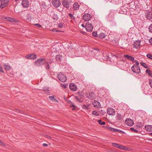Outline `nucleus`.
Instances as JSON below:
<instances>
[{"label": "nucleus", "instance_id": "nucleus-36", "mask_svg": "<svg viewBox=\"0 0 152 152\" xmlns=\"http://www.w3.org/2000/svg\"><path fill=\"white\" fill-rule=\"evenodd\" d=\"M75 98L77 99V101L78 102H79L81 103L83 102V101L81 100V98H78V97L76 96H75Z\"/></svg>", "mask_w": 152, "mask_h": 152}, {"label": "nucleus", "instance_id": "nucleus-7", "mask_svg": "<svg viewBox=\"0 0 152 152\" xmlns=\"http://www.w3.org/2000/svg\"><path fill=\"white\" fill-rule=\"evenodd\" d=\"M107 113L110 115H115V110L112 108L109 107L107 109Z\"/></svg>", "mask_w": 152, "mask_h": 152}, {"label": "nucleus", "instance_id": "nucleus-23", "mask_svg": "<svg viewBox=\"0 0 152 152\" xmlns=\"http://www.w3.org/2000/svg\"><path fill=\"white\" fill-rule=\"evenodd\" d=\"M4 3L1 0H0V8L2 9L6 7Z\"/></svg>", "mask_w": 152, "mask_h": 152}, {"label": "nucleus", "instance_id": "nucleus-48", "mask_svg": "<svg viewBox=\"0 0 152 152\" xmlns=\"http://www.w3.org/2000/svg\"><path fill=\"white\" fill-rule=\"evenodd\" d=\"M26 19V20H28L29 21H31V18L30 16L28 15L27 16V18Z\"/></svg>", "mask_w": 152, "mask_h": 152}, {"label": "nucleus", "instance_id": "nucleus-35", "mask_svg": "<svg viewBox=\"0 0 152 152\" xmlns=\"http://www.w3.org/2000/svg\"><path fill=\"white\" fill-rule=\"evenodd\" d=\"M5 19L7 21H10L11 22L13 20V18L8 17H6Z\"/></svg>", "mask_w": 152, "mask_h": 152}, {"label": "nucleus", "instance_id": "nucleus-27", "mask_svg": "<svg viewBox=\"0 0 152 152\" xmlns=\"http://www.w3.org/2000/svg\"><path fill=\"white\" fill-rule=\"evenodd\" d=\"M146 72L148 74V75L152 77V72L149 69H147Z\"/></svg>", "mask_w": 152, "mask_h": 152}, {"label": "nucleus", "instance_id": "nucleus-40", "mask_svg": "<svg viewBox=\"0 0 152 152\" xmlns=\"http://www.w3.org/2000/svg\"><path fill=\"white\" fill-rule=\"evenodd\" d=\"M108 129H109L110 131H113V132H115V129H114V128H112L111 127H109L108 128Z\"/></svg>", "mask_w": 152, "mask_h": 152}, {"label": "nucleus", "instance_id": "nucleus-51", "mask_svg": "<svg viewBox=\"0 0 152 152\" xmlns=\"http://www.w3.org/2000/svg\"><path fill=\"white\" fill-rule=\"evenodd\" d=\"M44 136L45 137H46L48 139H50L51 138L50 136L46 134Z\"/></svg>", "mask_w": 152, "mask_h": 152}, {"label": "nucleus", "instance_id": "nucleus-61", "mask_svg": "<svg viewBox=\"0 0 152 152\" xmlns=\"http://www.w3.org/2000/svg\"><path fill=\"white\" fill-rule=\"evenodd\" d=\"M55 17H56V18H54V19H57V15H56V16L55 15Z\"/></svg>", "mask_w": 152, "mask_h": 152}, {"label": "nucleus", "instance_id": "nucleus-31", "mask_svg": "<svg viewBox=\"0 0 152 152\" xmlns=\"http://www.w3.org/2000/svg\"><path fill=\"white\" fill-rule=\"evenodd\" d=\"M82 108L84 109H89V105L84 104L82 107Z\"/></svg>", "mask_w": 152, "mask_h": 152}, {"label": "nucleus", "instance_id": "nucleus-33", "mask_svg": "<svg viewBox=\"0 0 152 152\" xmlns=\"http://www.w3.org/2000/svg\"><path fill=\"white\" fill-rule=\"evenodd\" d=\"M69 16L70 17V18L72 19H73L74 20H75V18L74 16L71 13H69Z\"/></svg>", "mask_w": 152, "mask_h": 152}, {"label": "nucleus", "instance_id": "nucleus-30", "mask_svg": "<svg viewBox=\"0 0 152 152\" xmlns=\"http://www.w3.org/2000/svg\"><path fill=\"white\" fill-rule=\"evenodd\" d=\"M62 58V56L60 55H57L56 56V58L57 61H60Z\"/></svg>", "mask_w": 152, "mask_h": 152}, {"label": "nucleus", "instance_id": "nucleus-63", "mask_svg": "<svg viewBox=\"0 0 152 152\" xmlns=\"http://www.w3.org/2000/svg\"><path fill=\"white\" fill-rule=\"evenodd\" d=\"M94 49L95 50H97V51H99V49H98V48H95Z\"/></svg>", "mask_w": 152, "mask_h": 152}, {"label": "nucleus", "instance_id": "nucleus-20", "mask_svg": "<svg viewBox=\"0 0 152 152\" xmlns=\"http://www.w3.org/2000/svg\"><path fill=\"white\" fill-rule=\"evenodd\" d=\"M124 56L125 57L127 58L128 60L131 61H133L134 60V58L131 56H129L128 55H124Z\"/></svg>", "mask_w": 152, "mask_h": 152}, {"label": "nucleus", "instance_id": "nucleus-10", "mask_svg": "<svg viewBox=\"0 0 152 152\" xmlns=\"http://www.w3.org/2000/svg\"><path fill=\"white\" fill-rule=\"evenodd\" d=\"M23 7L24 8H27L29 6V1L28 0H23L21 3Z\"/></svg>", "mask_w": 152, "mask_h": 152}, {"label": "nucleus", "instance_id": "nucleus-42", "mask_svg": "<svg viewBox=\"0 0 152 152\" xmlns=\"http://www.w3.org/2000/svg\"><path fill=\"white\" fill-rule=\"evenodd\" d=\"M147 57L149 58L152 59V55L150 54H148L147 55Z\"/></svg>", "mask_w": 152, "mask_h": 152}, {"label": "nucleus", "instance_id": "nucleus-57", "mask_svg": "<svg viewBox=\"0 0 152 152\" xmlns=\"http://www.w3.org/2000/svg\"><path fill=\"white\" fill-rule=\"evenodd\" d=\"M53 102H58V101H57V99L55 98H54V99L53 100Z\"/></svg>", "mask_w": 152, "mask_h": 152}, {"label": "nucleus", "instance_id": "nucleus-8", "mask_svg": "<svg viewBox=\"0 0 152 152\" xmlns=\"http://www.w3.org/2000/svg\"><path fill=\"white\" fill-rule=\"evenodd\" d=\"M125 124L128 126H131L134 124L133 121L130 118H127L125 120Z\"/></svg>", "mask_w": 152, "mask_h": 152}, {"label": "nucleus", "instance_id": "nucleus-37", "mask_svg": "<svg viewBox=\"0 0 152 152\" xmlns=\"http://www.w3.org/2000/svg\"><path fill=\"white\" fill-rule=\"evenodd\" d=\"M115 132H118L119 133H121L123 134L125 133V132L124 131L120 130L117 129H115Z\"/></svg>", "mask_w": 152, "mask_h": 152}, {"label": "nucleus", "instance_id": "nucleus-17", "mask_svg": "<svg viewBox=\"0 0 152 152\" xmlns=\"http://www.w3.org/2000/svg\"><path fill=\"white\" fill-rule=\"evenodd\" d=\"M92 104L94 107L96 108H98L99 107V105L100 104V103L98 101L94 100L92 103Z\"/></svg>", "mask_w": 152, "mask_h": 152}, {"label": "nucleus", "instance_id": "nucleus-46", "mask_svg": "<svg viewBox=\"0 0 152 152\" xmlns=\"http://www.w3.org/2000/svg\"><path fill=\"white\" fill-rule=\"evenodd\" d=\"M84 97V95L82 94H79V96H78V98H82Z\"/></svg>", "mask_w": 152, "mask_h": 152}, {"label": "nucleus", "instance_id": "nucleus-25", "mask_svg": "<svg viewBox=\"0 0 152 152\" xmlns=\"http://www.w3.org/2000/svg\"><path fill=\"white\" fill-rule=\"evenodd\" d=\"M138 124L135 126V128L136 129H138V128H140L141 127L143 126V124L141 122L138 123Z\"/></svg>", "mask_w": 152, "mask_h": 152}, {"label": "nucleus", "instance_id": "nucleus-49", "mask_svg": "<svg viewBox=\"0 0 152 152\" xmlns=\"http://www.w3.org/2000/svg\"><path fill=\"white\" fill-rule=\"evenodd\" d=\"M149 84L151 88H152V79H150Z\"/></svg>", "mask_w": 152, "mask_h": 152}, {"label": "nucleus", "instance_id": "nucleus-56", "mask_svg": "<svg viewBox=\"0 0 152 152\" xmlns=\"http://www.w3.org/2000/svg\"><path fill=\"white\" fill-rule=\"evenodd\" d=\"M135 65L138 66L139 64V63L137 61L135 62Z\"/></svg>", "mask_w": 152, "mask_h": 152}, {"label": "nucleus", "instance_id": "nucleus-54", "mask_svg": "<svg viewBox=\"0 0 152 152\" xmlns=\"http://www.w3.org/2000/svg\"><path fill=\"white\" fill-rule=\"evenodd\" d=\"M149 42L152 45V38H151L149 39Z\"/></svg>", "mask_w": 152, "mask_h": 152}, {"label": "nucleus", "instance_id": "nucleus-15", "mask_svg": "<svg viewBox=\"0 0 152 152\" xmlns=\"http://www.w3.org/2000/svg\"><path fill=\"white\" fill-rule=\"evenodd\" d=\"M140 44V41H136L134 42L133 45L134 47L136 49H138L139 48Z\"/></svg>", "mask_w": 152, "mask_h": 152}, {"label": "nucleus", "instance_id": "nucleus-21", "mask_svg": "<svg viewBox=\"0 0 152 152\" xmlns=\"http://www.w3.org/2000/svg\"><path fill=\"white\" fill-rule=\"evenodd\" d=\"M4 68L5 70H8L10 69L11 68V67L8 64H5L4 65Z\"/></svg>", "mask_w": 152, "mask_h": 152}, {"label": "nucleus", "instance_id": "nucleus-34", "mask_svg": "<svg viewBox=\"0 0 152 152\" xmlns=\"http://www.w3.org/2000/svg\"><path fill=\"white\" fill-rule=\"evenodd\" d=\"M112 144L113 146L118 148L120 145L119 144L115 143H112Z\"/></svg>", "mask_w": 152, "mask_h": 152}, {"label": "nucleus", "instance_id": "nucleus-47", "mask_svg": "<svg viewBox=\"0 0 152 152\" xmlns=\"http://www.w3.org/2000/svg\"><path fill=\"white\" fill-rule=\"evenodd\" d=\"M63 26V24L61 23H60L58 24V27L61 28Z\"/></svg>", "mask_w": 152, "mask_h": 152}, {"label": "nucleus", "instance_id": "nucleus-2", "mask_svg": "<svg viewBox=\"0 0 152 152\" xmlns=\"http://www.w3.org/2000/svg\"><path fill=\"white\" fill-rule=\"evenodd\" d=\"M57 77L58 80L64 83L67 80L66 77L65 75L61 72L58 74Z\"/></svg>", "mask_w": 152, "mask_h": 152}, {"label": "nucleus", "instance_id": "nucleus-18", "mask_svg": "<svg viewBox=\"0 0 152 152\" xmlns=\"http://www.w3.org/2000/svg\"><path fill=\"white\" fill-rule=\"evenodd\" d=\"M117 120L122 121L123 119V116L119 113H117L116 115Z\"/></svg>", "mask_w": 152, "mask_h": 152}, {"label": "nucleus", "instance_id": "nucleus-45", "mask_svg": "<svg viewBox=\"0 0 152 152\" xmlns=\"http://www.w3.org/2000/svg\"><path fill=\"white\" fill-rule=\"evenodd\" d=\"M52 31L53 32H61V31H59L58 30H57L56 29H52Z\"/></svg>", "mask_w": 152, "mask_h": 152}, {"label": "nucleus", "instance_id": "nucleus-43", "mask_svg": "<svg viewBox=\"0 0 152 152\" xmlns=\"http://www.w3.org/2000/svg\"><path fill=\"white\" fill-rule=\"evenodd\" d=\"M149 31L152 33V24L150 25L148 28Z\"/></svg>", "mask_w": 152, "mask_h": 152}, {"label": "nucleus", "instance_id": "nucleus-5", "mask_svg": "<svg viewBox=\"0 0 152 152\" xmlns=\"http://www.w3.org/2000/svg\"><path fill=\"white\" fill-rule=\"evenodd\" d=\"M71 2L69 0H64L62 2L63 6L66 8L69 9L70 7Z\"/></svg>", "mask_w": 152, "mask_h": 152}, {"label": "nucleus", "instance_id": "nucleus-58", "mask_svg": "<svg viewBox=\"0 0 152 152\" xmlns=\"http://www.w3.org/2000/svg\"><path fill=\"white\" fill-rule=\"evenodd\" d=\"M103 127L104 129H108V128L109 127V126H103Z\"/></svg>", "mask_w": 152, "mask_h": 152}, {"label": "nucleus", "instance_id": "nucleus-41", "mask_svg": "<svg viewBox=\"0 0 152 152\" xmlns=\"http://www.w3.org/2000/svg\"><path fill=\"white\" fill-rule=\"evenodd\" d=\"M93 35L95 37H97L98 36L97 32L96 31H94L92 33Z\"/></svg>", "mask_w": 152, "mask_h": 152}, {"label": "nucleus", "instance_id": "nucleus-52", "mask_svg": "<svg viewBox=\"0 0 152 152\" xmlns=\"http://www.w3.org/2000/svg\"><path fill=\"white\" fill-rule=\"evenodd\" d=\"M0 145H1L3 146H4L5 145V144L4 143H3L0 140Z\"/></svg>", "mask_w": 152, "mask_h": 152}, {"label": "nucleus", "instance_id": "nucleus-32", "mask_svg": "<svg viewBox=\"0 0 152 152\" xmlns=\"http://www.w3.org/2000/svg\"><path fill=\"white\" fill-rule=\"evenodd\" d=\"M98 122L101 125H104L106 124L104 121H102L100 119L99 120Z\"/></svg>", "mask_w": 152, "mask_h": 152}, {"label": "nucleus", "instance_id": "nucleus-13", "mask_svg": "<svg viewBox=\"0 0 152 152\" xmlns=\"http://www.w3.org/2000/svg\"><path fill=\"white\" fill-rule=\"evenodd\" d=\"M86 95L87 97L90 99H93L94 98L95 95L93 92H90L89 93H87Z\"/></svg>", "mask_w": 152, "mask_h": 152}, {"label": "nucleus", "instance_id": "nucleus-19", "mask_svg": "<svg viewBox=\"0 0 152 152\" xmlns=\"http://www.w3.org/2000/svg\"><path fill=\"white\" fill-rule=\"evenodd\" d=\"M80 5L78 4L77 2H75L73 5V9L76 10H78L79 8Z\"/></svg>", "mask_w": 152, "mask_h": 152}, {"label": "nucleus", "instance_id": "nucleus-16", "mask_svg": "<svg viewBox=\"0 0 152 152\" xmlns=\"http://www.w3.org/2000/svg\"><path fill=\"white\" fill-rule=\"evenodd\" d=\"M145 129L147 132H152V125H147L145 126Z\"/></svg>", "mask_w": 152, "mask_h": 152}, {"label": "nucleus", "instance_id": "nucleus-22", "mask_svg": "<svg viewBox=\"0 0 152 152\" xmlns=\"http://www.w3.org/2000/svg\"><path fill=\"white\" fill-rule=\"evenodd\" d=\"M50 63L51 62H50ZM45 64V67L46 69H47V70L49 69L50 68L49 63L48 62H46V63Z\"/></svg>", "mask_w": 152, "mask_h": 152}, {"label": "nucleus", "instance_id": "nucleus-62", "mask_svg": "<svg viewBox=\"0 0 152 152\" xmlns=\"http://www.w3.org/2000/svg\"><path fill=\"white\" fill-rule=\"evenodd\" d=\"M81 33L83 34H85V32L83 31H81Z\"/></svg>", "mask_w": 152, "mask_h": 152}, {"label": "nucleus", "instance_id": "nucleus-50", "mask_svg": "<svg viewBox=\"0 0 152 152\" xmlns=\"http://www.w3.org/2000/svg\"><path fill=\"white\" fill-rule=\"evenodd\" d=\"M35 25L36 26L40 28L42 27V26L40 24H35Z\"/></svg>", "mask_w": 152, "mask_h": 152}, {"label": "nucleus", "instance_id": "nucleus-44", "mask_svg": "<svg viewBox=\"0 0 152 152\" xmlns=\"http://www.w3.org/2000/svg\"><path fill=\"white\" fill-rule=\"evenodd\" d=\"M55 98L54 96H49V98L51 100H53Z\"/></svg>", "mask_w": 152, "mask_h": 152}, {"label": "nucleus", "instance_id": "nucleus-1", "mask_svg": "<svg viewBox=\"0 0 152 152\" xmlns=\"http://www.w3.org/2000/svg\"><path fill=\"white\" fill-rule=\"evenodd\" d=\"M46 63V59L45 58H38L35 61L34 65L37 66H41Z\"/></svg>", "mask_w": 152, "mask_h": 152}, {"label": "nucleus", "instance_id": "nucleus-53", "mask_svg": "<svg viewBox=\"0 0 152 152\" xmlns=\"http://www.w3.org/2000/svg\"><path fill=\"white\" fill-rule=\"evenodd\" d=\"M0 71L2 72H3L4 71L2 69V67L0 66Z\"/></svg>", "mask_w": 152, "mask_h": 152}, {"label": "nucleus", "instance_id": "nucleus-55", "mask_svg": "<svg viewBox=\"0 0 152 152\" xmlns=\"http://www.w3.org/2000/svg\"><path fill=\"white\" fill-rule=\"evenodd\" d=\"M42 145L44 147H46V146H48V144H47L46 143H43L42 144Z\"/></svg>", "mask_w": 152, "mask_h": 152}, {"label": "nucleus", "instance_id": "nucleus-38", "mask_svg": "<svg viewBox=\"0 0 152 152\" xmlns=\"http://www.w3.org/2000/svg\"><path fill=\"white\" fill-rule=\"evenodd\" d=\"M92 114L93 115H96V116H98L99 115V114H98V112L95 110L94 111L92 112Z\"/></svg>", "mask_w": 152, "mask_h": 152}, {"label": "nucleus", "instance_id": "nucleus-3", "mask_svg": "<svg viewBox=\"0 0 152 152\" xmlns=\"http://www.w3.org/2000/svg\"><path fill=\"white\" fill-rule=\"evenodd\" d=\"M131 69L132 72L137 74L140 73L141 72L140 67L138 66L135 65L132 67Z\"/></svg>", "mask_w": 152, "mask_h": 152}, {"label": "nucleus", "instance_id": "nucleus-59", "mask_svg": "<svg viewBox=\"0 0 152 152\" xmlns=\"http://www.w3.org/2000/svg\"><path fill=\"white\" fill-rule=\"evenodd\" d=\"M68 103H72V102H71V101L70 100H68Z\"/></svg>", "mask_w": 152, "mask_h": 152}, {"label": "nucleus", "instance_id": "nucleus-6", "mask_svg": "<svg viewBox=\"0 0 152 152\" xmlns=\"http://www.w3.org/2000/svg\"><path fill=\"white\" fill-rule=\"evenodd\" d=\"M51 2L53 6L56 8L59 7L61 4L60 0H52Z\"/></svg>", "mask_w": 152, "mask_h": 152}, {"label": "nucleus", "instance_id": "nucleus-14", "mask_svg": "<svg viewBox=\"0 0 152 152\" xmlns=\"http://www.w3.org/2000/svg\"><path fill=\"white\" fill-rule=\"evenodd\" d=\"M145 16L147 19L150 20L152 19V13L151 11H148L146 13Z\"/></svg>", "mask_w": 152, "mask_h": 152}, {"label": "nucleus", "instance_id": "nucleus-39", "mask_svg": "<svg viewBox=\"0 0 152 152\" xmlns=\"http://www.w3.org/2000/svg\"><path fill=\"white\" fill-rule=\"evenodd\" d=\"M130 130L134 132H137L138 131L133 128H130Z\"/></svg>", "mask_w": 152, "mask_h": 152}, {"label": "nucleus", "instance_id": "nucleus-11", "mask_svg": "<svg viewBox=\"0 0 152 152\" xmlns=\"http://www.w3.org/2000/svg\"><path fill=\"white\" fill-rule=\"evenodd\" d=\"M91 18V16L90 14H85L83 16V20L86 21H88Z\"/></svg>", "mask_w": 152, "mask_h": 152}, {"label": "nucleus", "instance_id": "nucleus-4", "mask_svg": "<svg viewBox=\"0 0 152 152\" xmlns=\"http://www.w3.org/2000/svg\"><path fill=\"white\" fill-rule=\"evenodd\" d=\"M85 28L88 31H91L93 29V26L92 24L88 22L86 23Z\"/></svg>", "mask_w": 152, "mask_h": 152}, {"label": "nucleus", "instance_id": "nucleus-24", "mask_svg": "<svg viewBox=\"0 0 152 152\" xmlns=\"http://www.w3.org/2000/svg\"><path fill=\"white\" fill-rule=\"evenodd\" d=\"M106 35L104 33H101L99 34V36L100 38L102 39L105 38Z\"/></svg>", "mask_w": 152, "mask_h": 152}, {"label": "nucleus", "instance_id": "nucleus-12", "mask_svg": "<svg viewBox=\"0 0 152 152\" xmlns=\"http://www.w3.org/2000/svg\"><path fill=\"white\" fill-rule=\"evenodd\" d=\"M69 87L70 89L73 91H75L77 89V87L76 85L72 83L69 84Z\"/></svg>", "mask_w": 152, "mask_h": 152}, {"label": "nucleus", "instance_id": "nucleus-26", "mask_svg": "<svg viewBox=\"0 0 152 152\" xmlns=\"http://www.w3.org/2000/svg\"><path fill=\"white\" fill-rule=\"evenodd\" d=\"M4 3L5 6H7L9 4L10 0H1Z\"/></svg>", "mask_w": 152, "mask_h": 152}, {"label": "nucleus", "instance_id": "nucleus-64", "mask_svg": "<svg viewBox=\"0 0 152 152\" xmlns=\"http://www.w3.org/2000/svg\"><path fill=\"white\" fill-rule=\"evenodd\" d=\"M137 60H133V61H132L134 62H134H135Z\"/></svg>", "mask_w": 152, "mask_h": 152}, {"label": "nucleus", "instance_id": "nucleus-29", "mask_svg": "<svg viewBox=\"0 0 152 152\" xmlns=\"http://www.w3.org/2000/svg\"><path fill=\"white\" fill-rule=\"evenodd\" d=\"M118 148L121 150H126L127 149V148L126 147L123 146L120 144L119 145Z\"/></svg>", "mask_w": 152, "mask_h": 152}, {"label": "nucleus", "instance_id": "nucleus-60", "mask_svg": "<svg viewBox=\"0 0 152 152\" xmlns=\"http://www.w3.org/2000/svg\"><path fill=\"white\" fill-rule=\"evenodd\" d=\"M71 107H76L74 104H72V106H70Z\"/></svg>", "mask_w": 152, "mask_h": 152}, {"label": "nucleus", "instance_id": "nucleus-9", "mask_svg": "<svg viewBox=\"0 0 152 152\" xmlns=\"http://www.w3.org/2000/svg\"><path fill=\"white\" fill-rule=\"evenodd\" d=\"M37 55L34 53H31L27 55L26 58L28 59H35L37 58Z\"/></svg>", "mask_w": 152, "mask_h": 152}, {"label": "nucleus", "instance_id": "nucleus-28", "mask_svg": "<svg viewBox=\"0 0 152 152\" xmlns=\"http://www.w3.org/2000/svg\"><path fill=\"white\" fill-rule=\"evenodd\" d=\"M140 64L142 66L145 68H148V65L146 64H145V63L143 62H140Z\"/></svg>", "mask_w": 152, "mask_h": 152}]
</instances>
